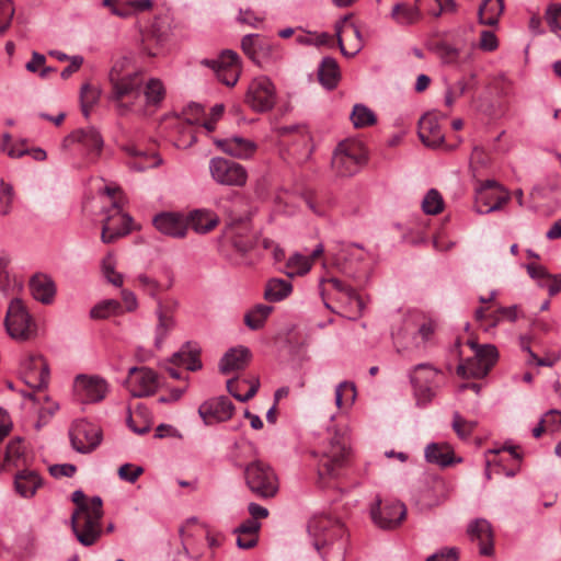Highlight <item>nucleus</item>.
Masks as SVG:
<instances>
[{
	"label": "nucleus",
	"mask_w": 561,
	"mask_h": 561,
	"mask_svg": "<svg viewBox=\"0 0 561 561\" xmlns=\"http://www.w3.org/2000/svg\"><path fill=\"white\" fill-rule=\"evenodd\" d=\"M468 533L471 540L479 543L481 554L490 556L493 552V533L488 520L477 519L471 523Z\"/></svg>",
	"instance_id": "473e14b6"
},
{
	"label": "nucleus",
	"mask_w": 561,
	"mask_h": 561,
	"mask_svg": "<svg viewBox=\"0 0 561 561\" xmlns=\"http://www.w3.org/2000/svg\"><path fill=\"white\" fill-rule=\"evenodd\" d=\"M293 291L290 282L280 278H272L266 283L264 298L270 302H278L287 298Z\"/></svg>",
	"instance_id": "49530a36"
},
{
	"label": "nucleus",
	"mask_w": 561,
	"mask_h": 561,
	"mask_svg": "<svg viewBox=\"0 0 561 561\" xmlns=\"http://www.w3.org/2000/svg\"><path fill=\"white\" fill-rule=\"evenodd\" d=\"M4 328L8 335L18 342H26L37 335V324L21 299H12L9 302Z\"/></svg>",
	"instance_id": "39448f33"
},
{
	"label": "nucleus",
	"mask_w": 561,
	"mask_h": 561,
	"mask_svg": "<svg viewBox=\"0 0 561 561\" xmlns=\"http://www.w3.org/2000/svg\"><path fill=\"white\" fill-rule=\"evenodd\" d=\"M427 48L444 64H455L460 58L461 47L450 37H430Z\"/></svg>",
	"instance_id": "cd10ccee"
},
{
	"label": "nucleus",
	"mask_w": 561,
	"mask_h": 561,
	"mask_svg": "<svg viewBox=\"0 0 561 561\" xmlns=\"http://www.w3.org/2000/svg\"><path fill=\"white\" fill-rule=\"evenodd\" d=\"M276 102L273 82L265 76L254 78L245 94V103L255 112L270 111Z\"/></svg>",
	"instance_id": "ddd939ff"
},
{
	"label": "nucleus",
	"mask_w": 561,
	"mask_h": 561,
	"mask_svg": "<svg viewBox=\"0 0 561 561\" xmlns=\"http://www.w3.org/2000/svg\"><path fill=\"white\" fill-rule=\"evenodd\" d=\"M81 110L85 117H89L91 107L99 99V92L90 84H83L80 91Z\"/></svg>",
	"instance_id": "680f3d73"
},
{
	"label": "nucleus",
	"mask_w": 561,
	"mask_h": 561,
	"mask_svg": "<svg viewBox=\"0 0 561 561\" xmlns=\"http://www.w3.org/2000/svg\"><path fill=\"white\" fill-rule=\"evenodd\" d=\"M250 359V352L245 347H236L229 350L220 359L219 369L222 374H229L234 370L243 369Z\"/></svg>",
	"instance_id": "ea45409f"
},
{
	"label": "nucleus",
	"mask_w": 561,
	"mask_h": 561,
	"mask_svg": "<svg viewBox=\"0 0 561 561\" xmlns=\"http://www.w3.org/2000/svg\"><path fill=\"white\" fill-rule=\"evenodd\" d=\"M422 209L427 215H437L444 209V199L442 194L431 188L422 201Z\"/></svg>",
	"instance_id": "6e6d98bb"
},
{
	"label": "nucleus",
	"mask_w": 561,
	"mask_h": 561,
	"mask_svg": "<svg viewBox=\"0 0 561 561\" xmlns=\"http://www.w3.org/2000/svg\"><path fill=\"white\" fill-rule=\"evenodd\" d=\"M234 411L233 403L227 397H217L203 402L198 414L206 425L226 422L231 419Z\"/></svg>",
	"instance_id": "4be33fe9"
},
{
	"label": "nucleus",
	"mask_w": 561,
	"mask_h": 561,
	"mask_svg": "<svg viewBox=\"0 0 561 561\" xmlns=\"http://www.w3.org/2000/svg\"><path fill=\"white\" fill-rule=\"evenodd\" d=\"M241 47L244 54L260 67L274 62L282 55L280 47L271 37H242Z\"/></svg>",
	"instance_id": "f8f14e48"
},
{
	"label": "nucleus",
	"mask_w": 561,
	"mask_h": 561,
	"mask_svg": "<svg viewBox=\"0 0 561 561\" xmlns=\"http://www.w3.org/2000/svg\"><path fill=\"white\" fill-rule=\"evenodd\" d=\"M471 347L474 350V356L460 364L457 367V373L461 377L483 378L495 365L499 352L496 347L491 344L479 346L471 343Z\"/></svg>",
	"instance_id": "9d476101"
},
{
	"label": "nucleus",
	"mask_w": 561,
	"mask_h": 561,
	"mask_svg": "<svg viewBox=\"0 0 561 561\" xmlns=\"http://www.w3.org/2000/svg\"><path fill=\"white\" fill-rule=\"evenodd\" d=\"M102 271L107 282L116 287H121L124 283V277L121 273L115 271V257L113 254H107L102 261Z\"/></svg>",
	"instance_id": "052dcab7"
},
{
	"label": "nucleus",
	"mask_w": 561,
	"mask_h": 561,
	"mask_svg": "<svg viewBox=\"0 0 561 561\" xmlns=\"http://www.w3.org/2000/svg\"><path fill=\"white\" fill-rule=\"evenodd\" d=\"M73 390L80 402L96 403L106 397L108 385L100 376L79 375L75 379Z\"/></svg>",
	"instance_id": "a211bd4d"
},
{
	"label": "nucleus",
	"mask_w": 561,
	"mask_h": 561,
	"mask_svg": "<svg viewBox=\"0 0 561 561\" xmlns=\"http://www.w3.org/2000/svg\"><path fill=\"white\" fill-rule=\"evenodd\" d=\"M510 199V194L495 181H486L476 192V209L480 214L499 210Z\"/></svg>",
	"instance_id": "dca6fc26"
},
{
	"label": "nucleus",
	"mask_w": 561,
	"mask_h": 561,
	"mask_svg": "<svg viewBox=\"0 0 561 561\" xmlns=\"http://www.w3.org/2000/svg\"><path fill=\"white\" fill-rule=\"evenodd\" d=\"M190 226L196 233L205 234L213 231L219 224L218 215L210 209H195L186 218Z\"/></svg>",
	"instance_id": "f704fd0d"
},
{
	"label": "nucleus",
	"mask_w": 561,
	"mask_h": 561,
	"mask_svg": "<svg viewBox=\"0 0 561 561\" xmlns=\"http://www.w3.org/2000/svg\"><path fill=\"white\" fill-rule=\"evenodd\" d=\"M38 389V394H32V408L38 414L36 426L37 428H41L43 425L47 424L59 410V404L51 400V398L46 393V388Z\"/></svg>",
	"instance_id": "72a5a7b5"
},
{
	"label": "nucleus",
	"mask_w": 561,
	"mask_h": 561,
	"mask_svg": "<svg viewBox=\"0 0 561 561\" xmlns=\"http://www.w3.org/2000/svg\"><path fill=\"white\" fill-rule=\"evenodd\" d=\"M282 135L288 137L286 144L288 152L297 161L302 162L310 158L312 153V139L306 127L290 126L282 128Z\"/></svg>",
	"instance_id": "412c9836"
},
{
	"label": "nucleus",
	"mask_w": 561,
	"mask_h": 561,
	"mask_svg": "<svg viewBox=\"0 0 561 561\" xmlns=\"http://www.w3.org/2000/svg\"><path fill=\"white\" fill-rule=\"evenodd\" d=\"M144 102V112L147 114L150 110L154 111L160 107L165 98V88L160 79L151 78L147 81L141 92Z\"/></svg>",
	"instance_id": "4c0bfd02"
},
{
	"label": "nucleus",
	"mask_w": 561,
	"mask_h": 561,
	"mask_svg": "<svg viewBox=\"0 0 561 561\" xmlns=\"http://www.w3.org/2000/svg\"><path fill=\"white\" fill-rule=\"evenodd\" d=\"M410 381L419 404H427L436 396L443 373L428 363L414 366L410 371Z\"/></svg>",
	"instance_id": "6e6552de"
},
{
	"label": "nucleus",
	"mask_w": 561,
	"mask_h": 561,
	"mask_svg": "<svg viewBox=\"0 0 561 561\" xmlns=\"http://www.w3.org/2000/svg\"><path fill=\"white\" fill-rule=\"evenodd\" d=\"M122 149L131 158L133 161L129 162V167L136 171H145L147 169H151L158 167L161 163V159L154 153H147L142 150L137 149L134 145L128 144L122 146Z\"/></svg>",
	"instance_id": "a19ab883"
},
{
	"label": "nucleus",
	"mask_w": 561,
	"mask_h": 561,
	"mask_svg": "<svg viewBox=\"0 0 561 561\" xmlns=\"http://www.w3.org/2000/svg\"><path fill=\"white\" fill-rule=\"evenodd\" d=\"M320 83L328 90L334 89L340 81V69L333 58L325 57L318 70Z\"/></svg>",
	"instance_id": "c03bdc74"
},
{
	"label": "nucleus",
	"mask_w": 561,
	"mask_h": 561,
	"mask_svg": "<svg viewBox=\"0 0 561 561\" xmlns=\"http://www.w3.org/2000/svg\"><path fill=\"white\" fill-rule=\"evenodd\" d=\"M451 426L459 438L467 439L477 427V422L468 421L463 419L459 412H454Z\"/></svg>",
	"instance_id": "13d9d810"
},
{
	"label": "nucleus",
	"mask_w": 561,
	"mask_h": 561,
	"mask_svg": "<svg viewBox=\"0 0 561 561\" xmlns=\"http://www.w3.org/2000/svg\"><path fill=\"white\" fill-rule=\"evenodd\" d=\"M158 323L154 330V345L160 348L164 339L174 328L175 321L171 314L165 313L160 307L157 310Z\"/></svg>",
	"instance_id": "8fccbe9b"
},
{
	"label": "nucleus",
	"mask_w": 561,
	"mask_h": 561,
	"mask_svg": "<svg viewBox=\"0 0 561 561\" xmlns=\"http://www.w3.org/2000/svg\"><path fill=\"white\" fill-rule=\"evenodd\" d=\"M334 31V35H360L364 30L353 14H346L335 22Z\"/></svg>",
	"instance_id": "5fc2aeb1"
},
{
	"label": "nucleus",
	"mask_w": 561,
	"mask_h": 561,
	"mask_svg": "<svg viewBox=\"0 0 561 561\" xmlns=\"http://www.w3.org/2000/svg\"><path fill=\"white\" fill-rule=\"evenodd\" d=\"M550 32L561 31V3H551L545 14Z\"/></svg>",
	"instance_id": "774afa93"
},
{
	"label": "nucleus",
	"mask_w": 561,
	"mask_h": 561,
	"mask_svg": "<svg viewBox=\"0 0 561 561\" xmlns=\"http://www.w3.org/2000/svg\"><path fill=\"white\" fill-rule=\"evenodd\" d=\"M323 285L332 287L334 290L341 294H345L347 298L356 305L358 309H362L363 302L360 298L357 296L354 289L346 287L340 279L337 278H329L322 280Z\"/></svg>",
	"instance_id": "e2e57ef3"
},
{
	"label": "nucleus",
	"mask_w": 561,
	"mask_h": 561,
	"mask_svg": "<svg viewBox=\"0 0 561 561\" xmlns=\"http://www.w3.org/2000/svg\"><path fill=\"white\" fill-rule=\"evenodd\" d=\"M111 83L113 88V100L116 102L119 115L144 112V102L140 91L142 84L141 71L125 76L123 79Z\"/></svg>",
	"instance_id": "20e7f679"
},
{
	"label": "nucleus",
	"mask_w": 561,
	"mask_h": 561,
	"mask_svg": "<svg viewBox=\"0 0 561 561\" xmlns=\"http://www.w3.org/2000/svg\"><path fill=\"white\" fill-rule=\"evenodd\" d=\"M214 142L222 152L237 159H249L256 150L252 140L240 136L214 139Z\"/></svg>",
	"instance_id": "a878e982"
},
{
	"label": "nucleus",
	"mask_w": 561,
	"mask_h": 561,
	"mask_svg": "<svg viewBox=\"0 0 561 561\" xmlns=\"http://www.w3.org/2000/svg\"><path fill=\"white\" fill-rule=\"evenodd\" d=\"M273 311L272 306L259 304L254 306L251 310H249L244 316V323L251 330H259L263 328L265 321L270 317Z\"/></svg>",
	"instance_id": "09e8293b"
},
{
	"label": "nucleus",
	"mask_w": 561,
	"mask_h": 561,
	"mask_svg": "<svg viewBox=\"0 0 561 561\" xmlns=\"http://www.w3.org/2000/svg\"><path fill=\"white\" fill-rule=\"evenodd\" d=\"M43 484V478L37 471L31 469L18 471L13 480L15 492L24 499H32Z\"/></svg>",
	"instance_id": "c85d7f7f"
},
{
	"label": "nucleus",
	"mask_w": 561,
	"mask_h": 561,
	"mask_svg": "<svg viewBox=\"0 0 561 561\" xmlns=\"http://www.w3.org/2000/svg\"><path fill=\"white\" fill-rule=\"evenodd\" d=\"M152 5V0H129L122 2V8H114L113 14L125 18L130 15L133 12L150 10Z\"/></svg>",
	"instance_id": "4d7b16f0"
},
{
	"label": "nucleus",
	"mask_w": 561,
	"mask_h": 561,
	"mask_svg": "<svg viewBox=\"0 0 561 561\" xmlns=\"http://www.w3.org/2000/svg\"><path fill=\"white\" fill-rule=\"evenodd\" d=\"M27 463L26 446L22 438L15 437L7 445L4 455V465L15 468L25 466Z\"/></svg>",
	"instance_id": "37998d69"
},
{
	"label": "nucleus",
	"mask_w": 561,
	"mask_h": 561,
	"mask_svg": "<svg viewBox=\"0 0 561 561\" xmlns=\"http://www.w3.org/2000/svg\"><path fill=\"white\" fill-rule=\"evenodd\" d=\"M167 37H144L142 48L148 56L157 57L165 53Z\"/></svg>",
	"instance_id": "69168bd1"
},
{
	"label": "nucleus",
	"mask_w": 561,
	"mask_h": 561,
	"mask_svg": "<svg viewBox=\"0 0 561 561\" xmlns=\"http://www.w3.org/2000/svg\"><path fill=\"white\" fill-rule=\"evenodd\" d=\"M526 270L528 275L537 282V285L539 287L542 288L546 287V285H548L549 278L552 275L543 265L537 263L526 264Z\"/></svg>",
	"instance_id": "338daca9"
},
{
	"label": "nucleus",
	"mask_w": 561,
	"mask_h": 561,
	"mask_svg": "<svg viewBox=\"0 0 561 561\" xmlns=\"http://www.w3.org/2000/svg\"><path fill=\"white\" fill-rule=\"evenodd\" d=\"M158 374L149 367H131L128 370L126 387L134 398L152 396L159 388Z\"/></svg>",
	"instance_id": "2eb2a0df"
},
{
	"label": "nucleus",
	"mask_w": 561,
	"mask_h": 561,
	"mask_svg": "<svg viewBox=\"0 0 561 561\" xmlns=\"http://www.w3.org/2000/svg\"><path fill=\"white\" fill-rule=\"evenodd\" d=\"M419 137L427 147H438L444 140V134L438 123V114L430 112L424 114L419 121Z\"/></svg>",
	"instance_id": "393cba45"
},
{
	"label": "nucleus",
	"mask_w": 561,
	"mask_h": 561,
	"mask_svg": "<svg viewBox=\"0 0 561 561\" xmlns=\"http://www.w3.org/2000/svg\"><path fill=\"white\" fill-rule=\"evenodd\" d=\"M102 504L100 496H93L90 499V508H76L72 513V530L78 541L85 547L95 543L101 536V519L103 516Z\"/></svg>",
	"instance_id": "7ed1b4c3"
},
{
	"label": "nucleus",
	"mask_w": 561,
	"mask_h": 561,
	"mask_svg": "<svg viewBox=\"0 0 561 561\" xmlns=\"http://www.w3.org/2000/svg\"><path fill=\"white\" fill-rule=\"evenodd\" d=\"M503 10V0H483L478 12L480 23L490 26L495 25Z\"/></svg>",
	"instance_id": "a18cd8bd"
},
{
	"label": "nucleus",
	"mask_w": 561,
	"mask_h": 561,
	"mask_svg": "<svg viewBox=\"0 0 561 561\" xmlns=\"http://www.w3.org/2000/svg\"><path fill=\"white\" fill-rule=\"evenodd\" d=\"M70 440L78 453L89 454L100 445L102 433L98 425L80 420L70 430Z\"/></svg>",
	"instance_id": "f3484780"
},
{
	"label": "nucleus",
	"mask_w": 561,
	"mask_h": 561,
	"mask_svg": "<svg viewBox=\"0 0 561 561\" xmlns=\"http://www.w3.org/2000/svg\"><path fill=\"white\" fill-rule=\"evenodd\" d=\"M356 397L355 386L351 382L343 381L335 388V404L343 408L345 404H352Z\"/></svg>",
	"instance_id": "bf43d9fd"
},
{
	"label": "nucleus",
	"mask_w": 561,
	"mask_h": 561,
	"mask_svg": "<svg viewBox=\"0 0 561 561\" xmlns=\"http://www.w3.org/2000/svg\"><path fill=\"white\" fill-rule=\"evenodd\" d=\"M14 191L11 184L3 180L0 182V215L7 216L12 209Z\"/></svg>",
	"instance_id": "0e129e2a"
},
{
	"label": "nucleus",
	"mask_w": 561,
	"mask_h": 561,
	"mask_svg": "<svg viewBox=\"0 0 561 561\" xmlns=\"http://www.w3.org/2000/svg\"><path fill=\"white\" fill-rule=\"evenodd\" d=\"M105 192L112 199V206L105 211L101 239L104 243H112L130 232L133 220L129 215L123 211L119 201L116 199L119 190L106 186Z\"/></svg>",
	"instance_id": "0eeeda50"
},
{
	"label": "nucleus",
	"mask_w": 561,
	"mask_h": 561,
	"mask_svg": "<svg viewBox=\"0 0 561 561\" xmlns=\"http://www.w3.org/2000/svg\"><path fill=\"white\" fill-rule=\"evenodd\" d=\"M121 311V304L115 299H106L96 304L90 310V317L95 320L106 319Z\"/></svg>",
	"instance_id": "603ef678"
},
{
	"label": "nucleus",
	"mask_w": 561,
	"mask_h": 561,
	"mask_svg": "<svg viewBox=\"0 0 561 561\" xmlns=\"http://www.w3.org/2000/svg\"><path fill=\"white\" fill-rule=\"evenodd\" d=\"M30 289L34 299L44 305H50L56 296L55 282L46 274H35L30 280Z\"/></svg>",
	"instance_id": "7c9ffc66"
},
{
	"label": "nucleus",
	"mask_w": 561,
	"mask_h": 561,
	"mask_svg": "<svg viewBox=\"0 0 561 561\" xmlns=\"http://www.w3.org/2000/svg\"><path fill=\"white\" fill-rule=\"evenodd\" d=\"M370 515L378 527L390 529L401 524L407 515V507L399 501L382 503L377 500L370 510Z\"/></svg>",
	"instance_id": "6ab92c4d"
},
{
	"label": "nucleus",
	"mask_w": 561,
	"mask_h": 561,
	"mask_svg": "<svg viewBox=\"0 0 561 561\" xmlns=\"http://www.w3.org/2000/svg\"><path fill=\"white\" fill-rule=\"evenodd\" d=\"M243 204L244 201L241 196L233 195L227 203L219 205V208L227 215L222 238L240 253H245L252 248L249 220L244 215L237 214V209Z\"/></svg>",
	"instance_id": "f257e3e1"
},
{
	"label": "nucleus",
	"mask_w": 561,
	"mask_h": 561,
	"mask_svg": "<svg viewBox=\"0 0 561 561\" xmlns=\"http://www.w3.org/2000/svg\"><path fill=\"white\" fill-rule=\"evenodd\" d=\"M425 459L430 463L440 467H448L461 462V458H456L454 450L448 444L431 443L425 448Z\"/></svg>",
	"instance_id": "c9c22d12"
},
{
	"label": "nucleus",
	"mask_w": 561,
	"mask_h": 561,
	"mask_svg": "<svg viewBox=\"0 0 561 561\" xmlns=\"http://www.w3.org/2000/svg\"><path fill=\"white\" fill-rule=\"evenodd\" d=\"M350 119L355 128H366L376 124L377 116L369 107L358 103L353 106Z\"/></svg>",
	"instance_id": "de8ad7c7"
},
{
	"label": "nucleus",
	"mask_w": 561,
	"mask_h": 561,
	"mask_svg": "<svg viewBox=\"0 0 561 561\" xmlns=\"http://www.w3.org/2000/svg\"><path fill=\"white\" fill-rule=\"evenodd\" d=\"M366 159V150L362 142L345 140L336 147L332 157V167L339 175L351 176L359 171Z\"/></svg>",
	"instance_id": "1a4fd4ad"
},
{
	"label": "nucleus",
	"mask_w": 561,
	"mask_h": 561,
	"mask_svg": "<svg viewBox=\"0 0 561 561\" xmlns=\"http://www.w3.org/2000/svg\"><path fill=\"white\" fill-rule=\"evenodd\" d=\"M245 483L250 491L260 499L274 497L279 489L278 478L271 466L255 460L244 469Z\"/></svg>",
	"instance_id": "423d86ee"
},
{
	"label": "nucleus",
	"mask_w": 561,
	"mask_h": 561,
	"mask_svg": "<svg viewBox=\"0 0 561 561\" xmlns=\"http://www.w3.org/2000/svg\"><path fill=\"white\" fill-rule=\"evenodd\" d=\"M202 64L211 68L219 81L234 87L241 73L239 56L233 50H224L216 59H204Z\"/></svg>",
	"instance_id": "4468645a"
},
{
	"label": "nucleus",
	"mask_w": 561,
	"mask_h": 561,
	"mask_svg": "<svg viewBox=\"0 0 561 561\" xmlns=\"http://www.w3.org/2000/svg\"><path fill=\"white\" fill-rule=\"evenodd\" d=\"M337 41L343 55L353 57L358 54L365 45L364 37H300L301 43L312 44L318 47Z\"/></svg>",
	"instance_id": "c756f323"
},
{
	"label": "nucleus",
	"mask_w": 561,
	"mask_h": 561,
	"mask_svg": "<svg viewBox=\"0 0 561 561\" xmlns=\"http://www.w3.org/2000/svg\"><path fill=\"white\" fill-rule=\"evenodd\" d=\"M199 354L201 350L198 345L187 342L172 356V363L178 366H183L187 370H198L202 368Z\"/></svg>",
	"instance_id": "58836bf2"
},
{
	"label": "nucleus",
	"mask_w": 561,
	"mask_h": 561,
	"mask_svg": "<svg viewBox=\"0 0 561 561\" xmlns=\"http://www.w3.org/2000/svg\"><path fill=\"white\" fill-rule=\"evenodd\" d=\"M154 227L163 234L172 238H184L187 232V221L180 214L161 213L153 218Z\"/></svg>",
	"instance_id": "bb28decb"
},
{
	"label": "nucleus",
	"mask_w": 561,
	"mask_h": 561,
	"mask_svg": "<svg viewBox=\"0 0 561 561\" xmlns=\"http://www.w3.org/2000/svg\"><path fill=\"white\" fill-rule=\"evenodd\" d=\"M391 18L400 25H413L422 20V14L419 12L416 4L399 2L393 5Z\"/></svg>",
	"instance_id": "79ce46f5"
},
{
	"label": "nucleus",
	"mask_w": 561,
	"mask_h": 561,
	"mask_svg": "<svg viewBox=\"0 0 561 561\" xmlns=\"http://www.w3.org/2000/svg\"><path fill=\"white\" fill-rule=\"evenodd\" d=\"M72 144H78L82 149H85L92 158H95L102 150L103 139L95 128L89 127L78 129L65 138L64 146L67 147Z\"/></svg>",
	"instance_id": "b1692460"
},
{
	"label": "nucleus",
	"mask_w": 561,
	"mask_h": 561,
	"mask_svg": "<svg viewBox=\"0 0 561 561\" xmlns=\"http://www.w3.org/2000/svg\"><path fill=\"white\" fill-rule=\"evenodd\" d=\"M309 533L317 539L314 546L320 550L319 540L323 539V547L327 541L333 537L343 534V526L340 522L330 518L327 515L313 516L308 523Z\"/></svg>",
	"instance_id": "5701e85b"
},
{
	"label": "nucleus",
	"mask_w": 561,
	"mask_h": 561,
	"mask_svg": "<svg viewBox=\"0 0 561 561\" xmlns=\"http://www.w3.org/2000/svg\"><path fill=\"white\" fill-rule=\"evenodd\" d=\"M22 378L32 389L47 388L49 367L42 355H30L22 362Z\"/></svg>",
	"instance_id": "aec40b11"
},
{
	"label": "nucleus",
	"mask_w": 561,
	"mask_h": 561,
	"mask_svg": "<svg viewBox=\"0 0 561 561\" xmlns=\"http://www.w3.org/2000/svg\"><path fill=\"white\" fill-rule=\"evenodd\" d=\"M23 287V282L9 272V260L0 257V297L2 299H20L19 293Z\"/></svg>",
	"instance_id": "2f4dec72"
},
{
	"label": "nucleus",
	"mask_w": 561,
	"mask_h": 561,
	"mask_svg": "<svg viewBox=\"0 0 561 561\" xmlns=\"http://www.w3.org/2000/svg\"><path fill=\"white\" fill-rule=\"evenodd\" d=\"M322 253L323 245L318 244L309 256L302 255L300 253L293 254L286 263V274L289 277L302 276L307 274L310 271L314 259L320 256Z\"/></svg>",
	"instance_id": "e433bc0d"
},
{
	"label": "nucleus",
	"mask_w": 561,
	"mask_h": 561,
	"mask_svg": "<svg viewBox=\"0 0 561 561\" xmlns=\"http://www.w3.org/2000/svg\"><path fill=\"white\" fill-rule=\"evenodd\" d=\"M0 150L7 153L12 159H18L28 153V149L25 146V141L20 140L13 142L11 135L8 133L2 135Z\"/></svg>",
	"instance_id": "864d4df0"
},
{
	"label": "nucleus",
	"mask_w": 561,
	"mask_h": 561,
	"mask_svg": "<svg viewBox=\"0 0 561 561\" xmlns=\"http://www.w3.org/2000/svg\"><path fill=\"white\" fill-rule=\"evenodd\" d=\"M348 454V437L346 434L344 432L330 433L319 454V478H336L346 465Z\"/></svg>",
	"instance_id": "f03ea898"
},
{
	"label": "nucleus",
	"mask_w": 561,
	"mask_h": 561,
	"mask_svg": "<svg viewBox=\"0 0 561 561\" xmlns=\"http://www.w3.org/2000/svg\"><path fill=\"white\" fill-rule=\"evenodd\" d=\"M138 71L140 70L137 67H135L133 60L129 57H121L114 62L110 71V81L113 82L121 80L125 76H130Z\"/></svg>",
	"instance_id": "3c124183"
},
{
	"label": "nucleus",
	"mask_w": 561,
	"mask_h": 561,
	"mask_svg": "<svg viewBox=\"0 0 561 561\" xmlns=\"http://www.w3.org/2000/svg\"><path fill=\"white\" fill-rule=\"evenodd\" d=\"M208 169L211 179L219 185L242 187L247 184V169L233 160L222 157L211 158Z\"/></svg>",
	"instance_id": "9b49d317"
}]
</instances>
